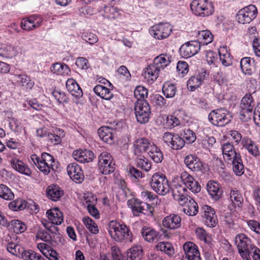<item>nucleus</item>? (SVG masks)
<instances>
[{
  "mask_svg": "<svg viewBox=\"0 0 260 260\" xmlns=\"http://www.w3.org/2000/svg\"><path fill=\"white\" fill-rule=\"evenodd\" d=\"M108 232L112 239L119 243H131L133 234L129 227L124 223L111 220L108 224Z\"/></svg>",
  "mask_w": 260,
  "mask_h": 260,
  "instance_id": "1",
  "label": "nucleus"
},
{
  "mask_svg": "<svg viewBox=\"0 0 260 260\" xmlns=\"http://www.w3.org/2000/svg\"><path fill=\"white\" fill-rule=\"evenodd\" d=\"M149 184L152 189L159 195L165 196L169 192V181L162 173H154L151 178Z\"/></svg>",
  "mask_w": 260,
  "mask_h": 260,
  "instance_id": "2",
  "label": "nucleus"
},
{
  "mask_svg": "<svg viewBox=\"0 0 260 260\" xmlns=\"http://www.w3.org/2000/svg\"><path fill=\"white\" fill-rule=\"evenodd\" d=\"M235 244L238 252L243 260H251L249 253L255 245L252 241L244 234H239L235 238Z\"/></svg>",
  "mask_w": 260,
  "mask_h": 260,
  "instance_id": "3",
  "label": "nucleus"
},
{
  "mask_svg": "<svg viewBox=\"0 0 260 260\" xmlns=\"http://www.w3.org/2000/svg\"><path fill=\"white\" fill-rule=\"evenodd\" d=\"M232 118L230 112L224 108L213 110L208 115V119L210 123L217 126H223L229 123Z\"/></svg>",
  "mask_w": 260,
  "mask_h": 260,
  "instance_id": "4",
  "label": "nucleus"
},
{
  "mask_svg": "<svg viewBox=\"0 0 260 260\" xmlns=\"http://www.w3.org/2000/svg\"><path fill=\"white\" fill-rule=\"evenodd\" d=\"M253 99L250 93L246 94L242 99L240 105V118L244 121L251 119L253 115V109L254 106Z\"/></svg>",
  "mask_w": 260,
  "mask_h": 260,
  "instance_id": "5",
  "label": "nucleus"
},
{
  "mask_svg": "<svg viewBox=\"0 0 260 260\" xmlns=\"http://www.w3.org/2000/svg\"><path fill=\"white\" fill-rule=\"evenodd\" d=\"M190 9L195 15L204 17L214 11L213 5L208 0H194L190 4Z\"/></svg>",
  "mask_w": 260,
  "mask_h": 260,
  "instance_id": "6",
  "label": "nucleus"
},
{
  "mask_svg": "<svg viewBox=\"0 0 260 260\" xmlns=\"http://www.w3.org/2000/svg\"><path fill=\"white\" fill-rule=\"evenodd\" d=\"M128 206L132 210L134 215L138 216L142 213L147 216H152L153 208L149 204L142 202L138 199L133 198L127 202Z\"/></svg>",
  "mask_w": 260,
  "mask_h": 260,
  "instance_id": "7",
  "label": "nucleus"
},
{
  "mask_svg": "<svg viewBox=\"0 0 260 260\" xmlns=\"http://www.w3.org/2000/svg\"><path fill=\"white\" fill-rule=\"evenodd\" d=\"M98 165L100 172L104 175L112 173L115 169L112 156L106 151L103 152L99 155Z\"/></svg>",
  "mask_w": 260,
  "mask_h": 260,
  "instance_id": "8",
  "label": "nucleus"
},
{
  "mask_svg": "<svg viewBox=\"0 0 260 260\" xmlns=\"http://www.w3.org/2000/svg\"><path fill=\"white\" fill-rule=\"evenodd\" d=\"M135 113L138 122L143 124L147 122L151 113L150 106L146 101H137L135 106Z\"/></svg>",
  "mask_w": 260,
  "mask_h": 260,
  "instance_id": "9",
  "label": "nucleus"
},
{
  "mask_svg": "<svg viewBox=\"0 0 260 260\" xmlns=\"http://www.w3.org/2000/svg\"><path fill=\"white\" fill-rule=\"evenodd\" d=\"M257 11L254 5H250L240 10L236 15L239 23H249L256 16Z\"/></svg>",
  "mask_w": 260,
  "mask_h": 260,
  "instance_id": "10",
  "label": "nucleus"
},
{
  "mask_svg": "<svg viewBox=\"0 0 260 260\" xmlns=\"http://www.w3.org/2000/svg\"><path fill=\"white\" fill-rule=\"evenodd\" d=\"M172 31V27L167 23H159L155 24L149 29L150 35L158 40H162L168 38Z\"/></svg>",
  "mask_w": 260,
  "mask_h": 260,
  "instance_id": "11",
  "label": "nucleus"
},
{
  "mask_svg": "<svg viewBox=\"0 0 260 260\" xmlns=\"http://www.w3.org/2000/svg\"><path fill=\"white\" fill-rule=\"evenodd\" d=\"M180 178L181 183L184 185L187 190L188 189L194 193L200 191L201 186L199 182L188 173L186 171L182 172Z\"/></svg>",
  "mask_w": 260,
  "mask_h": 260,
  "instance_id": "12",
  "label": "nucleus"
},
{
  "mask_svg": "<svg viewBox=\"0 0 260 260\" xmlns=\"http://www.w3.org/2000/svg\"><path fill=\"white\" fill-rule=\"evenodd\" d=\"M200 47V44L198 41L188 42L181 46L180 54L183 57L187 58L196 54Z\"/></svg>",
  "mask_w": 260,
  "mask_h": 260,
  "instance_id": "13",
  "label": "nucleus"
},
{
  "mask_svg": "<svg viewBox=\"0 0 260 260\" xmlns=\"http://www.w3.org/2000/svg\"><path fill=\"white\" fill-rule=\"evenodd\" d=\"M172 195L174 199L178 201L179 204L184 203V201L187 200V190L184 184H182L181 181L176 182L174 181L172 186Z\"/></svg>",
  "mask_w": 260,
  "mask_h": 260,
  "instance_id": "14",
  "label": "nucleus"
},
{
  "mask_svg": "<svg viewBox=\"0 0 260 260\" xmlns=\"http://www.w3.org/2000/svg\"><path fill=\"white\" fill-rule=\"evenodd\" d=\"M208 75L206 70H202L198 73L190 77L187 82V87L191 91L199 87L206 79Z\"/></svg>",
  "mask_w": 260,
  "mask_h": 260,
  "instance_id": "15",
  "label": "nucleus"
},
{
  "mask_svg": "<svg viewBox=\"0 0 260 260\" xmlns=\"http://www.w3.org/2000/svg\"><path fill=\"white\" fill-rule=\"evenodd\" d=\"M67 171L70 178L76 183H81L84 180L83 170L78 164L75 162L69 164Z\"/></svg>",
  "mask_w": 260,
  "mask_h": 260,
  "instance_id": "16",
  "label": "nucleus"
},
{
  "mask_svg": "<svg viewBox=\"0 0 260 260\" xmlns=\"http://www.w3.org/2000/svg\"><path fill=\"white\" fill-rule=\"evenodd\" d=\"M43 19L37 15H32L23 19L21 22V28L26 31H30L39 27L42 24Z\"/></svg>",
  "mask_w": 260,
  "mask_h": 260,
  "instance_id": "17",
  "label": "nucleus"
},
{
  "mask_svg": "<svg viewBox=\"0 0 260 260\" xmlns=\"http://www.w3.org/2000/svg\"><path fill=\"white\" fill-rule=\"evenodd\" d=\"M100 12L103 17L110 20L117 19L123 14L121 9L110 5L101 7Z\"/></svg>",
  "mask_w": 260,
  "mask_h": 260,
  "instance_id": "18",
  "label": "nucleus"
},
{
  "mask_svg": "<svg viewBox=\"0 0 260 260\" xmlns=\"http://www.w3.org/2000/svg\"><path fill=\"white\" fill-rule=\"evenodd\" d=\"M202 210L205 224L209 227L215 226L217 223V218L214 210L208 205H204Z\"/></svg>",
  "mask_w": 260,
  "mask_h": 260,
  "instance_id": "19",
  "label": "nucleus"
},
{
  "mask_svg": "<svg viewBox=\"0 0 260 260\" xmlns=\"http://www.w3.org/2000/svg\"><path fill=\"white\" fill-rule=\"evenodd\" d=\"M141 233L144 239L149 243L157 242L162 236L159 232L147 226L143 227Z\"/></svg>",
  "mask_w": 260,
  "mask_h": 260,
  "instance_id": "20",
  "label": "nucleus"
},
{
  "mask_svg": "<svg viewBox=\"0 0 260 260\" xmlns=\"http://www.w3.org/2000/svg\"><path fill=\"white\" fill-rule=\"evenodd\" d=\"M181 218L179 215L171 214L164 218L162 221L163 226L170 230H175L180 227Z\"/></svg>",
  "mask_w": 260,
  "mask_h": 260,
  "instance_id": "21",
  "label": "nucleus"
},
{
  "mask_svg": "<svg viewBox=\"0 0 260 260\" xmlns=\"http://www.w3.org/2000/svg\"><path fill=\"white\" fill-rule=\"evenodd\" d=\"M184 163L193 172L201 171L203 168L202 162L194 155H187L184 159Z\"/></svg>",
  "mask_w": 260,
  "mask_h": 260,
  "instance_id": "22",
  "label": "nucleus"
},
{
  "mask_svg": "<svg viewBox=\"0 0 260 260\" xmlns=\"http://www.w3.org/2000/svg\"><path fill=\"white\" fill-rule=\"evenodd\" d=\"M73 156L75 159L83 163L90 162L94 157V153L91 151L86 149L75 150Z\"/></svg>",
  "mask_w": 260,
  "mask_h": 260,
  "instance_id": "23",
  "label": "nucleus"
},
{
  "mask_svg": "<svg viewBox=\"0 0 260 260\" xmlns=\"http://www.w3.org/2000/svg\"><path fill=\"white\" fill-rule=\"evenodd\" d=\"M187 199L184 201V203L180 204L182 206L183 211L186 214L189 216H194L198 212V205L196 202L190 197L186 198Z\"/></svg>",
  "mask_w": 260,
  "mask_h": 260,
  "instance_id": "24",
  "label": "nucleus"
},
{
  "mask_svg": "<svg viewBox=\"0 0 260 260\" xmlns=\"http://www.w3.org/2000/svg\"><path fill=\"white\" fill-rule=\"evenodd\" d=\"M153 143H150V141L145 138H141L137 139L134 143L135 153L139 154L144 152H147L149 148Z\"/></svg>",
  "mask_w": 260,
  "mask_h": 260,
  "instance_id": "25",
  "label": "nucleus"
},
{
  "mask_svg": "<svg viewBox=\"0 0 260 260\" xmlns=\"http://www.w3.org/2000/svg\"><path fill=\"white\" fill-rule=\"evenodd\" d=\"M221 149L223 158L225 160L229 161L238 155V153L236 150L232 143L226 142L222 144Z\"/></svg>",
  "mask_w": 260,
  "mask_h": 260,
  "instance_id": "26",
  "label": "nucleus"
},
{
  "mask_svg": "<svg viewBox=\"0 0 260 260\" xmlns=\"http://www.w3.org/2000/svg\"><path fill=\"white\" fill-rule=\"evenodd\" d=\"M46 191L47 197L53 201L59 200L63 194V191L61 188L54 184L48 186Z\"/></svg>",
  "mask_w": 260,
  "mask_h": 260,
  "instance_id": "27",
  "label": "nucleus"
},
{
  "mask_svg": "<svg viewBox=\"0 0 260 260\" xmlns=\"http://www.w3.org/2000/svg\"><path fill=\"white\" fill-rule=\"evenodd\" d=\"M46 214L53 224H60L63 220V214L58 208H55L48 210Z\"/></svg>",
  "mask_w": 260,
  "mask_h": 260,
  "instance_id": "28",
  "label": "nucleus"
},
{
  "mask_svg": "<svg viewBox=\"0 0 260 260\" xmlns=\"http://www.w3.org/2000/svg\"><path fill=\"white\" fill-rule=\"evenodd\" d=\"M243 146L253 156L256 157L260 155L258 146L251 139L244 137L242 139Z\"/></svg>",
  "mask_w": 260,
  "mask_h": 260,
  "instance_id": "29",
  "label": "nucleus"
},
{
  "mask_svg": "<svg viewBox=\"0 0 260 260\" xmlns=\"http://www.w3.org/2000/svg\"><path fill=\"white\" fill-rule=\"evenodd\" d=\"M114 131V129L108 126H102L98 129V134L101 139L104 142L108 144H112Z\"/></svg>",
  "mask_w": 260,
  "mask_h": 260,
  "instance_id": "30",
  "label": "nucleus"
},
{
  "mask_svg": "<svg viewBox=\"0 0 260 260\" xmlns=\"http://www.w3.org/2000/svg\"><path fill=\"white\" fill-rule=\"evenodd\" d=\"M207 190L211 197L214 200L219 199L222 194L218 183L214 181H210L207 184Z\"/></svg>",
  "mask_w": 260,
  "mask_h": 260,
  "instance_id": "31",
  "label": "nucleus"
},
{
  "mask_svg": "<svg viewBox=\"0 0 260 260\" xmlns=\"http://www.w3.org/2000/svg\"><path fill=\"white\" fill-rule=\"evenodd\" d=\"M66 87L69 92L76 98H79L83 95L81 88L73 79H69L67 81Z\"/></svg>",
  "mask_w": 260,
  "mask_h": 260,
  "instance_id": "32",
  "label": "nucleus"
},
{
  "mask_svg": "<svg viewBox=\"0 0 260 260\" xmlns=\"http://www.w3.org/2000/svg\"><path fill=\"white\" fill-rule=\"evenodd\" d=\"M159 73L157 68L151 64L144 69L143 76L148 82L151 84L158 78Z\"/></svg>",
  "mask_w": 260,
  "mask_h": 260,
  "instance_id": "33",
  "label": "nucleus"
},
{
  "mask_svg": "<svg viewBox=\"0 0 260 260\" xmlns=\"http://www.w3.org/2000/svg\"><path fill=\"white\" fill-rule=\"evenodd\" d=\"M12 167L18 172L26 176H30L31 172L28 167L21 160L13 158L11 160Z\"/></svg>",
  "mask_w": 260,
  "mask_h": 260,
  "instance_id": "34",
  "label": "nucleus"
},
{
  "mask_svg": "<svg viewBox=\"0 0 260 260\" xmlns=\"http://www.w3.org/2000/svg\"><path fill=\"white\" fill-rule=\"evenodd\" d=\"M31 159L39 170L45 175L48 174L50 172V169H53V165L45 163L40 160V157L36 154L32 155Z\"/></svg>",
  "mask_w": 260,
  "mask_h": 260,
  "instance_id": "35",
  "label": "nucleus"
},
{
  "mask_svg": "<svg viewBox=\"0 0 260 260\" xmlns=\"http://www.w3.org/2000/svg\"><path fill=\"white\" fill-rule=\"evenodd\" d=\"M232 162L233 170L234 173L238 176H241L244 173V166L240 153H238L236 157H234L231 160Z\"/></svg>",
  "mask_w": 260,
  "mask_h": 260,
  "instance_id": "36",
  "label": "nucleus"
},
{
  "mask_svg": "<svg viewBox=\"0 0 260 260\" xmlns=\"http://www.w3.org/2000/svg\"><path fill=\"white\" fill-rule=\"evenodd\" d=\"M143 256V250L141 246H134L127 252V260H141Z\"/></svg>",
  "mask_w": 260,
  "mask_h": 260,
  "instance_id": "37",
  "label": "nucleus"
},
{
  "mask_svg": "<svg viewBox=\"0 0 260 260\" xmlns=\"http://www.w3.org/2000/svg\"><path fill=\"white\" fill-rule=\"evenodd\" d=\"M147 153L150 158L156 163L161 162L164 159L162 152L154 144L150 146Z\"/></svg>",
  "mask_w": 260,
  "mask_h": 260,
  "instance_id": "38",
  "label": "nucleus"
},
{
  "mask_svg": "<svg viewBox=\"0 0 260 260\" xmlns=\"http://www.w3.org/2000/svg\"><path fill=\"white\" fill-rule=\"evenodd\" d=\"M10 230L16 234L22 233L27 229L25 223L19 220L13 219L8 223Z\"/></svg>",
  "mask_w": 260,
  "mask_h": 260,
  "instance_id": "39",
  "label": "nucleus"
},
{
  "mask_svg": "<svg viewBox=\"0 0 260 260\" xmlns=\"http://www.w3.org/2000/svg\"><path fill=\"white\" fill-rule=\"evenodd\" d=\"M170 63L169 57L166 55L161 54L154 59L153 62L151 64L157 68V70L160 72L161 70L168 66Z\"/></svg>",
  "mask_w": 260,
  "mask_h": 260,
  "instance_id": "40",
  "label": "nucleus"
},
{
  "mask_svg": "<svg viewBox=\"0 0 260 260\" xmlns=\"http://www.w3.org/2000/svg\"><path fill=\"white\" fill-rule=\"evenodd\" d=\"M93 91L96 95L106 100H109L113 97L110 89L101 85H96L93 88Z\"/></svg>",
  "mask_w": 260,
  "mask_h": 260,
  "instance_id": "41",
  "label": "nucleus"
},
{
  "mask_svg": "<svg viewBox=\"0 0 260 260\" xmlns=\"http://www.w3.org/2000/svg\"><path fill=\"white\" fill-rule=\"evenodd\" d=\"M17 78L16 82L17 84L21 86H25L27 89H31L34 86L35 82L32 81L29 76L26 74L15 75Z\"/></svg>",
  "mask_w": 260,
  "mask_h": 260,
  "instance_id": "42",
  "label": "nucleus"
},
{
  "mask_svg": "<svg viewBox=\"0 0 260 260\" xmlns=\"http://www.w3.org/2000/svg\"><path fill=\"white\" fill-rule=\"evenodd\" d=\"M51 71L54 74L62 76H69L71 73L69 67L64 63H56L53 64L51 67Z\"/></svg>",
  "mask_w": 260,
  "mask_h": 260,
  "instance_id": "43",
  "label": "nucleus"
},
{
  "mask_svg": "<svg viewBox=\"0 0 260 260\" xmlns=\"http://www.w3.org/2000/svg\"><path fill=\"white\" fill-rule=\"evenodd\" d=\"M7 249L11 254L22 258L25 252L27 251L20 245L15 243H9L7 246Z\"/></svg>",
  "mask_w": 260,
  "mask_h": 260,
  "instance_id": "44",
  "label": "nucleus"
},
{
  "mask_svg": "<svg viewBox=\"0 0 260 260\" xmlns=\"http://www.w3.org/2000/svg\"><path fill=\"white\" fill-rule=\"evenodd\" d=\"M197 38L201 44L207 45L213 40V35L209 30H203L198 32Z\"/></svg>",
  "mask_w": 260,
  "mask_h": 260,
  "instance_id": "45",
  "label": "nucleus"
},
{
  "mask_svg": "<svg viewBox=\"0 0 260 260\" xmlns=\"http://www.w3.org/2000/svg\"><path fill=\"white\" fill-rule=\"evenodd\" d=\"M162 91L166 98H172L176 93L177 88L174 84L165 82L162 86Z\"/></svg>",
  "mask_w": 260,
  "mask_h": 260,
  "instance_id": "46",
  "label": "nucleus"
},
{
  "mask_svg": "<svg viewBox=\"0 0 260 260\" xmlns=\"http://www.w3.org/2000/svg\"><path fill=\"white\" fill-rule=\"evenodd\" d=\"M155 248L157 250L164 252L169 256L174 254V249L170 242H160L157 244Z\"/></svg>",
  "mask_w": 260,
  "mask_h": 260,
  "instance_id": "47",
  "label": "nucleus"
},
{
  "mask_svg": "<svg viewBox=\"0 0 260 260\" xmlns=\"http://www.w3.org/2000/svg\"><path fill=\"white\" fill-rule=\"evenodd\" d=\"M240 67L243 73L246 75H251L252 74L251 58L245 57L241 60Z\"/></svg>",
  "mask_w": 260,
  "mask_h": 260,
  "instance_id": "48",
  "label": "nucleus"
},
{
  "mask_svg": "<svg viewBox=\"0 0 260 260\" xmlns=\"http://www.w3.org/2000/svg\"><path fill=\"white\" fill-rule=\"evenodd\" d=\"M28 204V203L25 200L22 199H18L11 202L9 204V207L15 211L22 210L27 207H29Z\"/></svg>",
  "mask_w": 260,
  "mask_h": 260,
  "instance_id": "49",
  "label": "nucleus"
},
{
  "mask_svg": "<svg viewBox=\"0 0 260 260\" xmlns=\"http://www.w3.org/2000/svg\"><path fill=\"white\" fill-rule=\"evenodd\" d=\"M82 221L85 225L87 229L93 234L99 233V230L96 223L90 217H84Z\"/></svg>",
  "mask_w": 260,
  "mask_h": 260,
  "instance_id": "50",
  "label": "nucleus"
},
{
  "mask_svg": "<svg viewBox=\"0 0 260 260\" xmlns=\"http://www.w3.org/2000/svg\"><path fill=\"white\" fill-rule=\"evenodd\" d=\"M230 198L235 206L240 207L243 202L242 197L240 192L236 188L232 189L230 192Z\"/></svg>",
  "mask_w": 260,
  "mask_h": 260,
  "instance_id": "51",
  "label": "nucleus"
},
{
  "mask_svg": "<svg viewBox=\"0 0 260 260\" xmlns=\"http://www.w3.org/2000/svg\"><path fill=\"white\" fill-rule=\"evenodd\" d=\"M0 197L6 200H11L14 199V194L6 185L0 184Z\"/></svg>",
  "mask_w": 260,
  "mask_h": 260,
  "instance_id": "52",
  "label": "nucleus"
},
{
  "mask_svg": "<svg viewBox=\"0 0 260 260\" xmlns=\"http://www.w3.org/2000/svg\"><path fill=\"white\" fill-rule=\"evenodd\" d=\"M219 58L222 64L225 67L229 66L232 64V60L230 54L224 48H221L219 50Z\"/></svg>",
  "mask_w": 260,
  "mask_h": 260,
  "instance_id": "53",
  "label": "nucleus"
},
{
  "mask_svg": "<svg viewBox=\"0 0 260 260\" xmlns=\"http://www.w3.org/2000/svg\"><path fill=\"white\" fill-rule=\"evenodd\" d=\"M185 257L199 251L197 246L191 242H186L183 246Z\"/></svg>",
  "mask_w": 260,
  "mask_h": 260,
  "instance_id": "54",
  "label": "nucleus"
},
{
  "mask_svg": "<svg viewBox=\"0 0 260 260\" xmlns=\"http://www.w3.org/2000/svg\"><path fill=\"white\" fill-rule=\"evenodd\" d=\"M148 95V90L143 86H138L134 90V96L138 101L144 100Z\"/></svg>",
  "mask_w": 260,
  "mask_h": 260,
  "instance_id": "55",
  "label": "nucleus"
},
{
  "mask_svg": "<svg viewBox=\"0 0 260 260\" xmlns=\"http://www.w3.org/2000/svg\"><path fill=\"white\" fill-rule=\"evenodd\" d=\"M15 51L14 47L10 45L0 44V54L12 57L14 55Z\"/></svg>",
  "mask_w": 260,
  "mask_h": 260,
  "instance_id": "56",
  "label": "nucleus"
},
{
  "mask_svg": "<svg viewBox=\"0 0 260 260\" xmlns=\"http://www.w3.org/2000/svg\"><path fill=\"white\" fill-rule=\"evenodd\" d=\"M24 260H46L40 254L32 250H27L23 256Z\"/></svg>",
  "mask_w": 260,
  "mask_h": 260,
  "instance_id": "57",
  "label": "nucleus"
},
{
  "mask_svg": "<svg viewBox=\"0 0 260 260\" xmlns=\"http://www.w3.org/2000/svg\"><path fill=\"white\" fill-rule=\"evenodd\" d=\"M137 166L145 171H148L151 168V162L144 156L137 158Z\"/></svg>",
  "mask_w": 260,
  "mask_h": 260,
  "instance_id": "58",
  "label": "nucleus"
},
{
  "mask_svg": "<svg viewBox=\"0 0 260 260\" xmlns=\"http://www.w3.org/2000/svg\"><path fill=\"white\" fill-rule=\"evenodd\" d=\"M185 144V140L178 135H174V138L170 146L173 149H181Z\"/></svg>",
  "mask_w": 260,
  "mask_h": 260,
  "instance_id": "59",
  "label": "nucleus"
},
{
  "mask_svg": "<svg viewBox=\"0 0 260 260\" xmlns=\"http://www.w3.org/2000/svg\"><path fill=\"white\" fill-rule=\"evenodd\" d=\"M183 139L186 141L187 143H192L194 142L196 139L195 134L189 129H185L183 131V134L182 135Z\"/></svg>",
  "mask_w": 260,
  "mask_h": 260,
  "instance_id": "60",
  "label": "nucleus"
},
{
  "mask_svg": "<svg viewBox=\"0 0 260 260\" xmlns=\"http://www.w3.org/2000/svg\"><path fill=\"white\" fill-rule=\"evenodd\" d=\"M177 70L179 74H181L182 76H184L188 72L189 66L186 62L184 61H179L177 63Z\"/></svg>",
  "mask_w": 260,
  "mask_h": 260,
  "instance_id": "61",
  "label": "nucleus"
},
{
  "mask_svg": "<svg viewBox=\"0 0 260 260\" xmlns=\"http://www.w3.org/2000/svg\"><path fill=\"white\" fill-rule=\"evenodd\" d=\"M36 237L46 242H50L52 239L50 234L47 231L42 229L38 230Z\"/></svg>",
  "mask_w": 260,
  "mask_h": 260,
  "instance_id": "62",
  "label": "nucleus"
},
{
  "mask_svg": "<svg viewBox=\"0 0 260 260\" xmlns=\"http://www.w3.org/2000/svg\"><path fill=\"white\" fill-rule=\"evenodd\" d=\"M248 227L251 230L257 234H260V223L255 220H248L246 221Z\"/></svg>",
  "mask_w": 260,
  "mask_h": 260,
  "instance_id": "63",
  "label": "nucleus"
},
{
  "mask_svg": "<svg viewBox=\"0 0 260 260\" xmlns=\"http://www.w3.org/2000/svg\"><path fill=\"white\" fill-rule=\"evenodd\" d=\"M111 249L113 260H123V255L118 246L116 245L112 246Z\"/></svg>",
  "mask_w": 260,
  "mask_h": 260,
  "instance_id": "64",
  "label": "nucleus"
}]
</instances>
